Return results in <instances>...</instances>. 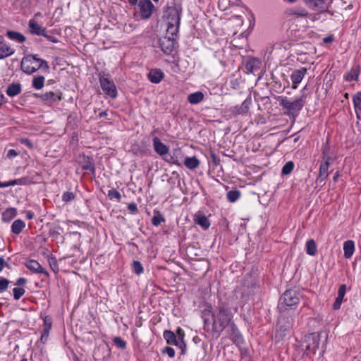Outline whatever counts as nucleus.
<instances>
[{
	"mask_svg": "<svg viewBox=\"0 0 361 361\" xmlns=\"http://www.w3.org/2000/svg\"><path fill=\"white\" fill-rule=\"evenodd\" d=\"M183 11L182 0H172L164 7L163 20L167 25L169 33L176 35L179 32Z\"/></svg>",
	"mask_w": 361,
	"mask_h": 361,
	"instance_id": "1",
	"label": "nucleus"
},
{
	"mask_svg": "<svg viewBox=\"0 0 361 361\" xmlns=\"http://www.w3.org/2000/svg\"><path fill=\"white\" fill-rule=\"evenodd\" d=\"M212 316L213 330L215 332H221L227 326L231 328V324H234L231 310L224 304L218 307L217 311Z\"/></svg>",
	"mask_w": 361,
	"mask_h": 361,
	"instance_id": "2",
	"label": "nucleus"
},
{
	"mask_svg": "<svg viewBox=\"0 0 361 361\" xmlns=\"http://www.w3.org/2000/svg\"><path fill=\"white\" fill-rule=\"evenodd\" d=\"M324 338L322 345V350L319 353L320 355H323L325 351L326 345L327 343L328 334L324 331L318 333L309 334L305 337V353L309 354H315L317 349H319L321 338Z\"/></svg>",
	"mask_w": 361,
	"mask_h": 361,
	"instance_id": "3",
	"label": "nucleus"
},
{
	"mask_svg": "<svg viewBox=\"0 0 361 361\" xmlns=\"http://www.w3.org/2000/svg\"><path fill=\"white\" fill-rule=\"evenodd\" d=\"M21 70L27 75L35 73L39 68L46 71L49 70L48 62L42 59L37 57V55H27L22 59L20 64Z\"/></svg>",
	"mask_w": 361,
	"mask_h": 361,
	"instance_id": "4",
	"label": "nucleus"
},
{
	"mask_svg": "<svg viewBox=\"0 0 361 361\" xmlns=\"http://www.w3.org/2000/svg\"><path fill=\"white\" fill-rule=\"evenodd\" d=\"M300 302V298L297 292L294 290H288L281 296L278 309L280 312H284L288 310V307L291 308L297 305Z\"/></svg>",
	"mask_w": 361,
	"mask_h": 361,
	"instance_id": "5",
	"label": "nucleus"
},
{
	"mask_svg": "<svg viewBox=\"0 0 361 361\" xmlns=\"http://www.w3.org/2000/svg\"><path fill=\"white\" fill-rule=\"evenodd\" d=\"M293 319L290 317L281 316L276 327L275 340L279 342L287 335L293 326Z\"/></svg>",
	"mask_w": 361,
	"mask_h": 361,
	"instance_id": "6",
	"label": "nucleus"
},
{
	"mask_svg": "<svg viewBox=\"0 0 361 361\" xmlns=\"http://www.w3.org/2000/svg\"><path fill=\"white\" fill-rule=\"evenodd\" d=\"M306 96L305 94H302L299 99L293 102H290L288 100L286 97H284L281 100L280 105L283 109L288 110L289 114L296 116L298 115L299 111L303 108Z\"/></svg>",
	"mask_w": 361,
	"mask_h": 361,
	"instance_id": "7",
	"label": "nucleus"
},
{
	"mask_svg": "<svg viewBox=\"0 0 361 361\" xmlns=\"http://www.w3.org/2000/svg\"><path fill=\"white\" fill-rule=\"evenodd\" d=\"M99 80L104 94L112 99H115L118 94L117 89L110 75L101 72L99 74Z\"/></svg>",
	"mask_w": 361,
	"mask_h": 361,
	"instance_id": "8",
	"label": "nucleus"
},
{
	"mask_svg": "<svg viewBox=\"0 0 361 361\" xmlns=\"http://www.w3.org/2000/svg\"><path fill=\"white\" fill-rule=\"evenodd\" d=\"M178 33L173 35L166 31V35L159 39V47L164 54H170L173 51L176 41L178 39Z\"/></svg>",
	"mask_w": 361,
	"mask_h": 361,
	"instance_id": "9",
	"label": "nucleus"
},
{
	"mask_svg": "<svg viewBox=\"0 0 361 361\" xmlns=\"http://www.w3.org/2000/svg\"><path fill=\"white\" fill-rule=\"evenodd\" d=\"M326 1L327 0H303L305 5L314 11L330 13L329 8L332 3V0H330L329 3H326Z\"/></svg>",
	"mask_w": 361,
	"mask_h": 361,
	"instance_id": "10",
	"label": "nucleus"
},
{
	"mask_svg": "<svg viewBox=\"0 0 361 361\" xmlns=\"http://www.w3.org/2000/svg\"><path fill=\"white\" fill-rule=\"evenodd\" d=\"M138 7L140 16L143 20L149 19L155 10V6L150 0H140Z\"/></svg>",
	"mask_w": 361,
	"mask_h": 361,
	"instance_id": "11",
	"label": "nucleus"
},
{
	"mask_svg": "<svg viewBox=\"0 0 361 361\" xmlns=\"http://www.w3.org/2000/svg\"><path fill=\"white\" fill-rule=\"evenodd\" d=\"M34 97L46 103H54L62 99V94L60 91H50L43 94H34Z\"/></svg>",
	"mask_w": 361,
	"mask_h": 361,
	"instance_id": "12",
	"label": "nucleus"
},
{
	"mask_svg": "<svg viewBox=\"0 0 361 361\" xmlns=\"http://www.w3.org/2000/svg\"><path fill=\"white\" fill-rule=\"evenodd\" d=\"M323 158L324 161L322 162L319 167V173L317 181L324 183L329 176V160L331 157L326 154V149H324L322 152Z\"/></svg>",
	"mask_w": 361,
	"mask_h": 361,
	"instance_id": "13",
	"label": "nucleus"
},
{
	"mask_svg": "<svg viewBox=\"0 0 361 361\" xmlns=\"http://www.w3.org/2000/svg\"><path fill=\"white\" fill-rule=\"evenodd\" d=\"M25 266L27 269L35 274H44L46 276H49L48 271L45 270L36 260L29 259L25 262Z\"/></svg>",
	"mask_w": 361,
	"mask_h": 361,
	"instance_id": "14",
	"label": "nucleus"
},
{
	"mask_svg": "<svg viewBox=\"0 0 361 361\" xmlns=\"http://www.w3.org/2000/svg\"><path fill=\"white\" fill-rule=\"evenodd\" d=\"M307 73V68H301L300 69H296L293 71L290 79L293 82L292 88L293 89H297L298 85L301 82L302 80L303 79L305 75Z\"/></svg>",
	"mask_w": 361,
	"mask_h": 361,
	"instance_id": "15",
	"label": "nucleus"
},
{
	"mask_svg": "<svg viewBox=\"0 0 361 361\" xmlns=\"http://www.w3.org/2000/svg\"><path fill=\"white\" fill-rule=\"evenodd\" d=\"M15 50L11 48L4 37L0 36V59H3L11 56Z\"/></svg>",
	"mask_w": 361,
	"mask_h": 361,
	"instance_id": "16",
	"label": "nucleus"
},
{
	"mask_svg": "<svg viewBox=\"0 0 361 361\" xmlns=\"http://www.w3.org/2000/svg\"><path fill=\"white\" fill-rule=\"evenodd\" d=\"M153 146L154 151L160 156H164L169 152V147L157 137L153 138Z\"/></svg>",
	"mask_w": 361,
	"mask_h": 361,
	"instance_id": "17",
	"label": "nucleus"
},
{
	"mask_svg": "<svg viewBox=\"0 0 361 361\" xmlns=\"http://www.w3.org/2000/svg\"><path fill=\"white\" fill-rule=\"evenodd\" d=\"M251 104L250 99H246L240 106H235L232 109V113L236 115L245 114L248 112L250 105Z\"/></svg>",
	"mask_w": 361,
	"mask_h": 361,
	"instance_id": "18",
	"label": "nucleus"
},
{
	"mask_svg": "<svg viewBox=\"0 0 361 361\" xmlns=\"http://www.w3.org/2000/svg\"><path fill=\"white\" fill-rule=\"evenodd\" d=\"M81 167L82 170L89 171L93 175L95 173L94 163L93 159L89 156H83Z\"/></svg>",
	"mask_w": 361,
	"mask_h": 361,
	"instance_id": "19",
	"label": "nucleus"
},
{
	"mask_svg": "<svg viewBox=\"0 0 361 361\" xmlns=\"http://www.w3.org/2000/svg\"><path fill=\"white\" fill-rule=\"evenodd\" d=\"M28 27L32 34H35L39 36L45 35L46 29L39 25L34 19L30 20Z\"/></svg>",
	"mask_w": 361,
	"mask_h": 361,
	"instance_id": "20",
	"label": "nucleus"
},
{
	"mask_svg": "<svg viewBox=\"0 0 361 361\" xmlns=\"http://www.w3.org/2000/svg\"><path fill=\"white\" fill-rule=\"evenodd\" d=\"M164 73L160 69H152L148 74L150 82L153 83H159L164 78Z\"/></svg>",
	"mask_w": 361,
	"mask_h": 361,
	"instance_id": "21",
	"label": "nucleus"
},
{
	"mask_svg": "<svg viewBox=\"0 0 361 361\" xmlns=\"http://www.w3.org/2000/svg\"><path fill=\"white\" fill-rule=\"evenodd\" d=\"M34 181L29 177H23L18 179H14L8 182L4 183V188L15 185H30L33 183Z\"/></svg>",
	"mask_w": 361,
	"mask_h": 361,
	"instance_id": "22",
	"label": "nucleus"
},
{
	"mask_svg": "<svg viewBox=\"0 0 361 361\" xmlns=\"http://www.w3.org/2000/svg\"><path fill=\"white\" fill-rule=\"evenodd\" d=\"M164 338L169 345H177L179 341L176 338L175 333L171 330H165L163 334Z\"/></svg>",
	"mask_w": 361,
	"mask_h": 361,
	"instance_id": "23",
	"label": "nucleus"
},
{
	"mask_svg": "<svg viewBox=\"0 0 361 361\" xmlns=\"http://www.w3.org/2000/svg\"><path fill=\"white\" fill-rule=\"evenodd\" d=\"M344 257L349 259L355 251V243L353 240H347L343 244Z\"/></svg>",
	"mask_w": 361,
	"mask_h": 361,
	"instance_id": "24",
	"label": "nucleus"
},
{
	"mask_svg": "<svg viewBox=\"0 0 361 361\" xmlns=\"http://www.w3.org/2000/svg\"><path fill=\"white\" fill-rule=\"evenodd\" d=\"M231 337L233 341L237 344H240L243 343V338L239 331L238 330L237 326L235 324H231Z\"/></svg>",
	"mask_w": 361,
	"mask_h": 361,
	"instance_id": "25",
	"label": "nucleus"
},
{
	"mask_svg": "<svg viewBox=\"0 0 361 361\" xmlns=\"http://www.w3.org/2000/svg\"><path fill=\"white\" fill-rule=\"evenodd\" d=\"M353 102L354 104L355 111L356 112V116L358 119H360L361 92H358L355 95H353Z\"/></svg>",
	"mask_w": 361,
	"mask_h": 361,
	"instance_id": "26",
	"label": "nucleus"
},
{
	"mask_svg": "<svg viewBox=\"0 0 361 361\" xmlns=\"http://www.w3.org/2000/svg\"><path fill=\"white\" fill-rule=\"evenodd\" d=\"M204 97V94L202 92L198 91L190 94L188 96V101L191 104H197L203 101Z\"/></svg>",
	"mask_w": 361,
	"mask_h": 361,
	"instance_id": "27",
	"label": "nucleus"
},
{
	"mask_svg": "<svg viewBox=\"0 0 361 361\" xmlns=\"http://www.w3.org/2000/svg\"><path fill=\"white\" fill-rule=\"evenodd\" d=\"M6 94L9 97H15L21 92V85L20 83H12L6 89Z\"/></svg>",
	"mask_w": 361,
	"mask_h": 361,
	"instance_id": "28",
	"label": "nucleus"
},
{
	"mask_svg": "<svg viewBox=\"0 0 361 361\" xmlns=\"http://www.w3.org/2000/svg\"><path fill=\"white\" fill-rule=\"evenodd\" d=\"M25 227V222L21 219L14 221L11 225V231L18 235L20 233L23 229Z\"/></svg>",
	"mask_w": 361,
	"mask_h": 361,
	"instance_id": "29",
	"label": "nucleus"
},
{
	"mask_svg": "<svg viewBox=\"0 0 361 361\" xmlns=\"http://www.w3.org/2000/svg\"><path fill=\"white\" fill-rule=\"evenodd\" d=\"M184 164L188 169L194 170L199 166L200 161L196 157H186L185 159Z\"/></svg>",
	"mask_w": 361,
	"mask_h": 361,
	"instance_id": "30",
	"label": "nucleus"
},
{
	"mask_svg": "<svg viewBox=\"0 0 361 361\" xmlns=\"http://www.w3.org/2000/svg\"><path fill=\"white\" fill-rule=\"evenodd\" d=\"M7 36L11 39L16 41L20 43L24 42L25 41V37L18 32L8 30L7 32Z\"/></svg>",
	"mask_w": 361,
	"mask_h": 361,
	"instance_id": "31",
	"label": "nucleus"
},
{
	"mask_svg": "<svg viewBox=\"0 0 361 361\" xmlns=\"http://www.w3.org/2000/svg\"><path fill=\"white\" fill-rule=\"evenodd\" d=\"M306 252L307 255L314 256L317 253V245L313 239H310L306 243Z\"/></svg>",
	"mask_w": 361,
	"mask_h": 361,
	"instance_id": "32",
	"label": "nucleus"
},
{
	"mask_svg": "<svg viewBox=\"0 0 361 361\" xmlns=\"http://www.w3.org/2000/svg\"><path fill=\"white\" fill-rule=\"evenodd\" d=\"M17 215V210L16 208L6 209L3 214L2 219L5 221H9Z\"/></svg>",
	"mask_w": 361,
	"mask_h": 361,
	"instance_id": "33",
	"label": "nucleus"
},
{
	"mask_svg": "<svg viewBox=\"0 0 361 361\" xmlns=\"http://www.w3.org/2000/svg\"><path fill=\"white\" fill-rule=\"evenodd\" d=\"M44 80L42 75L35 76L32 79V87L36 90H41L44 87Z\"/></svg>",
	"mask_w": 361,
	"mask_h": 361,
	"instance_id": "34",
	"label": "nucleus"
},
{
	"mask_svg": "<svg viewBox=\"0 0 361 361\" xmlns=\"http://www.w3.org/2000/svg\"><path fill=\"white\" fill-rule=\"evenodd\" d=\"M260 62L258 59H252L246 63V68L250 73H254L259 68Z\"/></svg>",
	"mask_w": 361,
	"mask_h": 361,
	"instance_id": "35",
	"label": "nucleus"
},
{
	"mask_svg": "<svg viewBox=\"0 0 361 361\" xmlns=\"http://www.w3.org/2000/svg\"><path fill=\"white\" fill-rule=\"evenodd\" d=\"M197 224L200 225L204 229H207L210 226V222L205 216H200L195 219Z\"/></svg>",
	"mask_w": 361,
	"mask_h": 361,
	"instance_id": "36",
	"label": "nucleus"
},
{
	"mask_svg": "<svg viewBox=\"0 0 361 361\" xmlns=\"http://www.w3.org/2000/svg\"><path fill=\"white\" fill-rule=\"evenodd\" d=\"M164 221L165 219L163 217L162 214L159 212H154V215L152 219V224L154 226H157Z\"/></svg>",
	"mask_w": 361,
	"mask_h": 361,
	"instance_id": "37",
	"label": "nucleus"
},
{
	"mask_svg": "<svg viewBox=\"0 0 361 361\" xmlns=\"http://www.w3.org/2000/svg\"><path fill=\"white\" fill-rule=\"evenodd\" d=\"M359 77V71L357 68L352 69L349 73L346 74L345 76V79L347 81H356L358 80Z\"/></svg>",
	"mask_w": 361,
	"mask_h": 361,
	"instance_id": "38",
	"label": "nucleus"
},
{
	"mask_svg": "<svg viewBox=\"0 0 361 361\" xmlns=\"http://www.w3.org/2000/svg\"><path fill=\"white\" fill-rule=\"evenodd\" d=\"M240 197V192L238 190H230L227 192V199L231 202H234Z\"/></svg>",
	"mask_w": 361,
	"mask_h": 361,
	"instance_id": "39",
	"label": "nucleus"
},
{
	"mask_svg": "<svg viewBox=\"0 0 361 361\" xmlns=\"http://www.w3.org/2000/svg\"><path fill=\"white\" fill-rule=\"evenodd\" d=\"M133 271L137 275H140L143 273L144 269L140 262L134 260L132 264Z\"/></svg>",
	"mask_w": 361,
	"mask_h": 361,
	"instance_id": "40",
	"label": "nucleus"
},
{
	"mask_svg": "<svg viewBox=\"0 0 361 361\" xmlns=\"http://www.w3.org/2000/svg\"><path fill=\"white\" fill-rule=\"evenodd\" d=\"M294 169V164L293 161H290L286 163V164L282 168V173L283 175L290 174Z\"/></svg>",
	"mask_w": 361,
	"mask_h": 361,
	"instance_id": "41",
	"label": "nucleus"
},
{
	"mask_svg": "<svg viewBox=\"0 0 361 361\" xmlns=\"http://www.w3.org/2000/svg\"><path fill=\"white\" fill-rule=\"evenodd\" d=\"M13 298L15 300H19L25 293L23 288H14L13 289Z\"/></svg>",
	"mask_w": 361,
	"mask_h": 361,
	"instance_id": "42",
	"label": "nucleus"
},
{
	"mask_svg": "<svg viewBox=\"0 0 361 361\" xmlns=\"http://www.w3.org/2000/svg\"><path fill=\"white\" fill-rule=\"evenodd\" d=\"M75 197V195L73 192L66 191L62 195V200L65 202H69L73 200Z\"/></svg>",
	"mask_w": 361,
	"mask_h": 361,
	"instance_id": "43",
	"label": "nucleus"
},
{
	"mask_svg": "<svg viewBox=\"0 0 361 361\" xmlns=\"http://www.w3.org/2000/svg\"><path fill=\"white\" fill-rule=\"evenodd\" d=\"M108 196L110 199L116 198L118 202H120L121 200V195L120 192L115 189L109 190Z\"/></svg>",
	"mask_w": 361,
	"mask_h": 361,
	"instance_id": "44",
	"label": "nucleus"
},
{
	"mask_svg": "<svg viewBox=\"0 0 361 361\" xmlns=\"http://www.w3.org/2000/svg\"><path fill=\"white\" fill-rule=\"evenodd\" d=\"M114 343L117 347L121 349H124L126 347V343L121 337H115L114 338Z\"/></svg>",
	"mask_w": 361,
	"mask_h": 361,
	"instance_id": "45",
	"label": "nucleus"
},
{
	"mask_svg": "<svg viewBox=\"0 0 361 361\" xmlns=\"http://www.w3.org/2000/svg\"><path fill=\"white\" fill-rule=\"evenodd\" d=\"M10 281L5 278H1L0 279V292H4L7 290Z\"/></svg>",
	"mask_w": 361,
	"mask_h": 361,
	"instance_id": "46",
	"label": "nucleus"
},
{
	"mask_svg": "<svg viewBox=\"0 0 361 361\" xmlns=\"http://www.w3.org/2000/svg\"><path fill=\"white\" fill-rule=\"evenodd\" d=\"M346 291V285L342 284L339 286L337 298L343 300Z\"/></svg>",
	"mask_w": 361,
	"mask_h": 361,
	"instance_id": "47",
	"label": "nucleus"
},
{
	"mask_svg": "<svg viewBox=\"0 0 361 361\" xmlns=\"http://www.w3.org/2000/svg\"><path fill=\"white\" fill-rule=\"evenodd\" d=\"M175 334L179 341H184L185 332L180 327L177 328Z\"/></svg>",
	"mask_w": 361,
	"mask_h": 361,
	"instance_id": "48",
	"label": "nucleus"
},
{
	"mask_svg": "<svg viewBox=\"0 0 361 361\" xmlns=\"http://www.w3.org/2000/svg\"><path fill=\"white\" fill-rule=\"evenodd\" d=\"M176 346L180 349L181 355H184L186 354L187 346L185 341H179L178 344Z\"/></svg>",
	"mask_w": 361,
	"mask_h": 361,
	"instance_id": "49",
	"label": "nucleus"
},
{
	"mask_svg": "<svg viewBox=\"0 0 361 361\" xmlns=\"http://www.w3.org/2000/svg\"><path fill=\"white\" fill-rule=\"evenodd\" d=\"M162 352L163 353H166L170 357H173L175 356V350L171 347H166Z\"/></svg>",
	"mask_w": 361,
	"mask_h": 361,
	"instance_id": "50",
	"label": "nucleus"
},
{
	"mask_svg": "<svg viewBox=\"0 0 361 361\" xmlns=\"http://www.w3.org/2000/svg\"><path fill=\"white\" fill-rule=\"evenodd\" d=\"M128 209L132 214H136L138 212L137 204L135 202H130L128 205Z\"/></svg>",
	"mask_w": 361,
	"mask_h": 361,
	"instance_id": "51",
	"label": "nucleus"
},
{
	"mask_svg": "<svg viewBox=\"0 0 361 361\" xmlns=\"http://www.w3.org/2000/svg\"><path fill=\"white\" fill-rule=\"evenodd\" d=\"M20 142L21 144L27 146L30 149L32 148V147H33L32 142L29 139H27V138H20Z\"/></svg>",
	"mask_w": 361,
	"mask_h": 361,
	"instance_id": "52",
	"label": "nucleus"
},
{
	"mask_svg": "<svg viewBox=\"0 0 361 361\" xmlns=\"http://www.w3.org/2000/svg\"><path fill=\"white\" fill-rule=\"evenodd\" d=\"M211 157H212V162L214 166H218L220 164V163H221L220 158L212 152H211Z\"/></svg>",
	"mask_w": 361,
	"mask_h": 361,
	"instance_id": "53",
	"label": "nucleus"
},
{
	"mask_svg": "<svg viewBox=\"0 0 361 361\" xmlns=\"http://www.w3.org/2000/svg\"><path fill=\"white\" fill-rule=\"evenodd\" d=\"M42 36H44L45 38H47V40H49V42H51L53 43L59 42V40L56 37H54L51 35L47 34L46 31H45V35H42Z\"/></svg>",
	"mask_w": 361,
	"mask_h": 361,
	"instance_id": "54",
	"label": "nucleus"
},
{
	"mask_svg": "<svg viewBox=\"0 0 361 361\" xmlns=\"http://www.w3.org/2000/svg\"><path fill=\"white\" fill-rule=\"evenodd\" d=\"M18 154L19 153L16 150H15L13 149H11L8 151L6 157L11 159H13V158L16 157V156H18Z\"/></svg>",
	"mask_w": 361,
	"mask_h": 361,
	"instance_id": "55",
	"label": "nucleus"
},
{
	"mask_svg": "<svg viewBox=\"0 0 361 361\" xmlns=\"http://www.w3.org/2000/svg\"><path fill=\"white\" fill-rule=\"evenodd\" d=\"M342 302L343 300L336 298L335 302L333 304L334 310H337L340 309Z\"/></svg>",
	"mask_w": 361,
	"mask_h": 361,
	"instance_id": "56",
	"label": "nucleus"
},
{
	"mask_svg": "<svg viewBox=\"0 0 361 361\" xmlns=\"http://www.w3.org/2000/svg\"><path fill=\"white\" fill-rule=\"evenodd\" d=\"M4 267L10 268V265L4 260L3 257H0V272Z\"/></svg>",
	"mask_w": 361,
	"mask_h": 361,
	"instance_id": "57",
	"label": "nucleus"
},
{
	"mask_svg": "<svg viewBox=\"0 0 361 361\" xmlns=\"http://www.w3.org/2000/svg\"><path fill=\"white\" fill-rule=\"evenodd\" d=\"M294 14L298 16L306 17L308 16V12L305 9H302V10L294 12Z\"/></svg>",
	"mask_w": 361,
	"mask_h": 361,
	"instance_id": "58",
	"label": "nucleus"
},
{
	"mask_svg": "<svg viewBox=\"0 0 361 361\" xmlns=\"http://www.w3.org/2000/svg\"><path fill=\"white\" fill-rule=\"evenodd\" d=\"M49 336V329H45L44 333L42 334L40 340L42 342L44 343L47 341Z\"/></svg>",
	"mask_w": 361,
	"mask_h": 361,
	"instance_id": "59",
	"label": "nucleus"
},
{
	"mask_svg": "<svg viewBox=\"0 0 361 361\" xmlns=\"http://www.w3.org/2000/svg\"><path fill=\"white\" fill-rule=\"evenodd\" d=\"M27 283V279L25 278H19L16 282V286H24Z\"/></svg>",
	"mask_w": 361,
	"mask_h": 361,
	"instance_id": "60",
	"label": "nucleus"
},
{
	"mask_svg": "<svg viewBox=\"0 0 361 361\" xmlns=\"http://www.w3.org/2000/svg\"><path fill=\"white\" fill-rule=\"evenodd\" d=\"M334 40V35H330V36H328V37H326L323 39V42L325 43V44H329V43H331Z\"/></svg>",
	"mask_w": 361,
	"mask_h": 361,
	"instance_id": "61",
	"label": "nucleus"
},
{
	"mask_svg": "<svg viewBox=\"0 0 361 361\" xmlns=\"http://www.w3.org/2000/svg\"><path fill=\"white\" fill-rule=\"evenodd\" d=\"M25 214H26V218L27 219L30 220V219H32L34 218V214H33L32 212H31V211H26Z\"/></svg>",
	"mask_w": 361,
	"mask_h": 361,
	"instance_id": "62",
	"label": "nucleus"
},
{
	"mask_svg": "<svg viewBox=\"0 0 361 361\" xmlns=\"http://www.w3.org/2000/svg\"><path fill=\"white\" fill-rule=\"evenodd\" d=\"M128 3L132 6L138 5V0H128Z\"/></svg>",
	"mask_w": 361,
	"mask_h": 361,
	"instance_id": "63",
	"label": "nucleus"
},
{
	"mask_svg": "<svg viewBox=\"0 0 361 361\" xmlns=\"http://www.w3.org/2000/svg\"><path fill=\"white\" fill-rule=\"evenodd\" d=\"M338 177H339V173L337 171L334 175V177H333L334 181L336 182L338 180Z\"/></svg>",
	"mask_w": 361,
	"mask_h": 361,
	"instance_id": "64",
	"label": "nucleus"
}]
</instances>
